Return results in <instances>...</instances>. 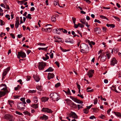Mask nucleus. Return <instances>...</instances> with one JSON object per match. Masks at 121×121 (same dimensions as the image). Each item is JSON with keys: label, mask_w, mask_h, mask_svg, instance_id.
<instances>
[{"label": "nucleus", "mask_w": 121, "mask_h": 121, "mask_svg": "<svg viewBox=\"0 0 121 121\" xmlns=\"http://www.w3.org/2000/svg\"><path fill=\"white\" fill-rule=\"evenodd\" d=\"M71 112L72 113V118L75 119H77L78 116L74 112H73L72 111Z\"/></svg>", "instance_id": "6ab92c4d"}, {"label": "nucleus", "mask_w": 121, "mask_h": 121, "mask_svg": "<svg viewBox=\"0 0 121 121\" xmlns=\"http://www.w3.org/2000/svg\"><path fill=\"white\" fill-rule=\"evenodd\" d=\"M33 77L34 78L35 80L37 82H39L40 80V78L39 77L38 75L34 76Z\"/></svg>", "instance_id": "a211bd4d"}, {"label": "nucleus", "mask_w": 121, "mask_h": 121, "mask_svg": "<svg viewBox=\"0 0 121 121\" xmlns=\"http://www.w3.org/2000/svg\"><path fill=\"white\" fill-rule=\"evenodd\" d=\"M80 105L79 104L78 105V109L79 110L80 108H83V107L82 106H80Z\"/></svg>", "instance_id": "69168bd1"}, {"label": "nucleus", "mask_w": 121, "mask_h": 121, "mask_svg": "<svg viewBox=\"0 0 121 121\" xmlns=\"http://www.w3.org/2000/svg\"><path fill=\"white\" fill-rule=\"evenodd\" d=\"M24 104L23 102H18L17 105L18 108L20 110H23L24 108V107L25 106V104Z\"/></svg>", "instance_id": "7ed1b4c3"}, {"label": "nucleus", "mask_w": 121, "mask_h": 121, "mask_svg": "<svg viewBox=\"0 0 121 121\" xmlns=\"http://www.w3.org/2000/svg\"><path fill=\"white\" fill-rule=\"evenodd\" d=\"M38 44L39 45H40L41 46H44L45 45V44L44 43H38Z\"/></svg>", "instance_id": "680f3d73"}, {"label": "nucleus", "mask_w": 121, "mask_h": 121, "mask_svg": "<svg viewBox=\"0 0 121 121\" xmlns=\"http://www.w3.org/2000/svg\"><path fill=\"white\" fill-rule=\"evenodd\" d=\"M94 30L96 34H99L101 31V30L99 28H94Z\"/></svg>", "instance_id": "9b49d317"}, {"label": "nucleus", "mask_w": 121, "mask_h": 121, "mask_svg": "<svg viewBox=\"0 0 121 121\" xmlns=\"http://www.w3.org/2000/svg\"><path fill=\"white\" fill-rule=\"evenodd\" d=\"M99 117L100 118L103 119H105L106 117L105 116L103 115H101L100 116H99Z\"/></svg>", "instance_id": "37998d69"}, {"label": "nucleus", "mask_w": 121, "mask_h": 121, "mask_svg": "<svg viewBox=\"0 0 121 121\" xmlns=\"http://www.w3.org/2000/svg\"><path fill=\"white\" fill-rule=\"evenodd\" d=\"M98 102V99L97 98H96L94 100V104H96Z\"/></svg>", "instance_id": "49530a36"}, {"label": "nucleus", "mask_w": 121, "mask_h": 121, "mask_svg": "<svg viewBox=\"0 0 121 121\" xmlns=\"http://www.w3.org/2000/svg\"><path fill=\"white\" fill-rule=\"evenodd\" d=\"M51 20L53 22H55L56 20L55 17H54V16H52Z\"/></svg>", "instance_id": "cd10ccee"}, {"label": "nucleus", "mask_w": 121, "mask_h": 121, "mask_svg": "<svg viewBox=\"0 0 121 121\" xmlns=\"http://www.w3.org/2000/svg\"><path fill=\"white\" fill-rule=\"evenodd\" d=\"M54 39L56 40H57L58 39H61L60 38V37H54Z\"/></svg>", "instance_id": "052dcab7"}, {"label": "nucleus", "mask_w": 121, "mask_h": 121, "mask_svg": "<svg viewBox=\"0 0 121 121\" xmlns=\"http://www.w3.org/2000/svg\"><path fill=\"white\" fill-rule=\"evenodd\" d=\"M86 41L89 44V45L91 47L92 46V45H91V42L89 40H86Z\"/></svg>", "instance_id": "0e129e2a"}, {"label": "nucleus", "mask_w": 121, "mask_h": 121, "mask_svg": "<svg viewBox=\"0 0 121 121\" xmlns=\"http://www.w3.org/2000/svg\"><path fill=\"white\" fill-rule=\"evenodd\" d=\"M83 111L84 112V113L86 114H87L89 112L88 109H87L86 108L84 109L83 110Z\"/></svg>", "instance_id": "c85d7f7f"}, {"label": "nucleus", "mask_w": 121, "mask_h": 121, "mask_svg": "<svg viewBox=\"0 0 121 121\" xmlns=\"http://www.w3.org/2000/svg\"><path fill=\"white\" fill-rule=\"evenodd\" d=\"M46 65L45 63L43 62H40L39 63L38 68L39 70H42L43 69Z\"/></svg>", "instance_id": "39448f33"}, {"label": "nucleus", "mask_w": 121, "mask_h": 121, "mask_svg": "<svg viewBox=\"0 0 121 121\" xmlns=\"http://www.w3.org/2000/svg\"><path fill=\"white\" fill-rule=\"evenodd\" d=\"M0 25L2 26L4 25L5 24V22H4L2 20H0Z\"/></svg>", "instance_id": "4c0bfd02"}, {"label": "nucleus", "mask_w": 121, "mask_h": 121, "mask_svg": "<svg viewBox=\"0 0 121 121\" xmlns=\"http://www.w3.org/2000/svg\"><path fill=\"white\" fill-rule=\"evenodd\" d=\"M31 107L35 109H36L38 108V104H33L32 105Z\"/></svg>", "instance_id": "a878e982"}, {"label": "nucleus", "mask_w": 121, "mask_h": 121, "mask_svg": "<svg viewBox=\"0 0 121 121\" xmlns=\"http://www.w3.org/2000/svg\"><path fill=\"white\" fill-rule=\"evenodd\" d=\"M70 98L71 99L73 100L74 101L76 102L77 100V99L74 98L73 97L71 96H70Z\"/></svg>", "instance_id": "7c9ffc66"}, {"label": "nucleus", "mask_w": 121, "mask_h": 121, "mask_svg": "<svg viewBox=\"0 0 121 121\" xmlns=\"http://www.w3.org/2000/svg\"><path fill=\"white\" fill-rule=\"evenodd\" d=\"M8 103L11 107H12L14 104V101H13L9 100L8 101Z\"/></svg>", "instance_id": "4be33fe9"}, {"label": "nucleus", "mask_w": 121, "mask_h": 121, "mask_svg": "<svg viewBox=\"0 0 121 121\" xmlns=\"http://www.w3.org/2000/svg\"><path fill=\"white\" fill-rule=\"evenodd\" d=\"M94 22H97L99 23H101V22L99 20H97V19H95Z\"/></svg>", "instance_id": "4d7b16f0"}, {"label": "nucleus", "mask_w": 121, "mask_h": 121, "mask_svg": "<svg viewBox=\"0 0 121 121\" xmlns=\"http://www.w3.org/2000/svg\"><path fill=\"white\" fill-rule=\"evenodd\" d=\"M5 94V92L4 91H0V98L4 96Z\"/></svg>", "instance_id": "5701e85b"}, {"label": "nucleus", "mask_w": 121, "mask_h": 121, "mask_svg": "<svg viewBox=\"0 0 121 121\" xmlns=\"http://www.w3.org/2000/svg\"><path fill=\"white\" fill-rule=\"evenodd\" d=\"M18 55H19L22 58H25L26 56V55L25 53L22 51L18 52Z\"/></svg>", "instance_id": "6e6552de"}, {"label": "nucleus", "mask_w": 121, "mask_h": 121, "mask_svg": "<svg viewBox=\"0 0 121 121\" xmlns=\"http://www.w3.org/2000/svg\"><path fill=\"white\" fill-rule=\"evenodd\" d=\"M4 118L6 120H8L9 121H13V117L9 114H6L4 116Z\"/></svg>", "instance_id": "423d86ee"}, {"label": "nucleus", "mask_w": 121, "mask_h": 121, "mask_svg": "<svg viewBox=\"0 0 121 121\" xmlns=\"http://www.w3.org/2000/svg\"><path fill=\"white\" fill-rule=\"evenodd\" d=\"M33 100L35 103H37L38 102V99L37 97H33Z\"/></svg>", "instance_id": "bb28decb"}, {"label": "nucleus", "mask_w": 121, "mask_h": 121, "mask_svg": "<svg viewBox=\"0 0 121 121\" xmlns=\"http://www.w3.org/2000/svg\"><path fill=\"white\" fill-rule=\"evenodd\" d=\"M48 99V98L46 97H43L41 98V100L43 102H45L47 101Z\"/></svg>", "instance_id": "412c9836"}, {"label": "nucleus", "mask_w": 121, "mask_h": 121, "mask_svg": "<svg viewBox=\"0 0 121 121\" xmlns=\"http://www.w3.org/2000/svg\"><path fill=\"white\" fill-rule=\"evenodd\" d=\"M20 88V86L19 85L17 86V87H15V90L16 91L18 90Z\"/></svg>", "instance_id": "f704fd0d"}, {"label": "nucleus", "mask_w": 121, "mask_h": 121, "mask_svg": "<svg viewBox=\"0 0 121 121\" xmlns=\"http://www.w3.org/2000/svg\"><path fill=\"white\" fill-rule=\"evenodd\" d=\"M61 30H59L58 29H56L53 30V31L55 33H57L58 34H60L61 33Z\"/></svg>", "instance_id": "ddd939ff"}, {"label": "nucleus", "mask_w": 121, "mask_h": 121, "mask_svg": "<svg viewBox=\"0 0 121 121\" xmlns=\"http://www.w3.org/2000/svg\"><path fill=\"white\" fill-rule=\"evenodd\" d=\"M17 18H18V19H19V17H16V19H17ZM19 20H17V21H16L15 22V27L16 28H17L18 27L19 25Z\"/></svg>", "instance_id": "4468645a"}, {"label": "nucleus", "mask_w": 121, "mask_h": 121, "mask_svg": "<svg viewBox=\"0 0 121 121\" xmlns=\"http://www.w3.org/2000/svg\"><path fill=\"white\" fill-rule=\"evenodd\" d=\"M55 63L56 64V65H57L58 67H60V65L58 61H56L55 62Z\"/></svg>", "instance_id": "bf43d9fd"}, {"label": "nucleus", "mask_w": 121, "mask_h": 121, "mask_svg": "<svg viewBox=\"0 0 121 121\" xmlns=\"http://www.w3.org/2000/svg\"><path fill=\"white\" fill-rule=\"evenodd\" d=\"M100 99L101 100H103L104 101H106V99L105 98H103L102 97V96H100Z\"/></svg>", "instance_id": "338daca9"}, {"label": "nucleus", "mask_w": 121, "mask_h": 121, "mask_svg": "<svg viewBox=\"0 0 121 121\" xmlns=\"http://www.w3.org/2000/svg\"><path fill=\"white\" fill-rule=\"evenodd\" d=\"M117 61L116 59L115 58H113L110 61V65L112 66H114L115 64H117Z\"/></svg>", "instance_id": "1a4fd4ad"}, {"label": "nucleus", "mask_w": 121, "mask_h": 121, "mask_svg": "<svg viewBox=\"0 0 121 121\" xmlns=\"http://www.w3.org/2000/svg\"><path fill=\"white\" fill-rule=\"evenodd\" d=\"M78 24L79 26L80 27L83 28L84 27V26L81 24L78 23Z\"/></svg>", "instance_id": "864d4df0"}, {"label": "nucleus", "mask_w": 121, "mask_h": 121, "mask_svg": "<svg viewBox=\"0 0 121 121\" xmlns=\"http://www.w3.org/2000/svg\"><path fill=\"white\" fill-rule=\"evenodd\" d=\"M50 98L52 100L55 101V100L56 101L60 99V98L58 95L57 93H52L50 95Z\"/></svg>", "instance_id": "f03ea898"}, {"label": "nucleus", "mask_w": 121, "mask_h": 121, "mask_svg": "<svg viewBox=\"0 0 121 121\" xmlns=\"http://www.w3.org/2000/svg\"><path fill=\"white\" fill-rule=\"evenodd\" d=\"M80 48L81 50L80 51L82 52L85 53H88L89 51V48L87 45L84 44H81L80 46Z\"/></svg>", "instance_id": "f257e3e1"}, {"label": "nucleus", "mask_w": 121, "mask_h": 121, "mask_svg": "<svg viewBox=\"0 0 121 121\" xmlns=\"http://www.w3.org/2000/svg\"><path fill=\"white\" fill-rule=\"evenodd\" d=\"M106 55L107 56V58L108 59H109L110 57V53H108V52H107L106 54Z\"/></svg>", "instance_id": "c9c22d12"}, {"label": "nucleus", "mask_w": 121, "mask_h": 121, "mask_svg": "<svg viewBox=\"0 0 121 121\" xmlns=\"http://www.w3.org/2000/svg\"><path fill=\"white\" fill-rule=\"evenodd\" d=\"M113 17L117 21H120V19L118 17L115 16H113Z\"/></svg>", "instance_id": "de8ad7c7"}, {"label": "nucleus", "mask_w": 121, "mask_h": 121, "mask_svg": "<svg viewBox=\"0 0 121 121\" xmlns=\"http://www.w3.org/2000/svg\"><path fill=\"white\" fill-rule=\"evenodd\" d=\"M42 111L43 112L49 113H52V111L51 109L48 108H42Z\"/></svg>", "instance_id": "0eeeda50"}, {"label": "nucleus", "mask_w": 121, "mask_h": 121, "mask_svg": "<svg viewBox=\"0 0 121 121\" xmlns=\"http://www.w3.org/2000/svg\"><path fill=\"white\" fill-rule=\"evenodd\" d=\"M40 119L42 120H46L48 119V117L45 115H43V116L40 117Z\"/></svg>", "instance_id": "dca6fc26"}, {"label": "nucleus", "mask_w": 121, "mask_h": 121, "mask_svg": "<svg viewBox=\"0 0 121 121\" xmlns=\"http://www.w3.org/2000/svg\"><path fill=\"white\" fill-rule=\"evenodd\" d=\"M114 113H115V115L116 116L121 117V114L120 113L118 112H114Z\"/></svg>", "instance_id": "c756f323"}, {"label": "nucleus", "mask_w": 121, "mask_h": 121, "mask_svg": "<svg viewBox=\"0 0 121 121\" xmlns=\"http://www.w3.org/2000/svg\"><path fill=\"white\" fill-rule=\"evenodd\" d=\"M77 100L76 101V102L77 103L81 104H82L83 103V102L82 101L79 100L78 99H77Z\"/></svg>", "instance_id": "72a5a7b5"}, {"label": "nucleus", "mask_w": 121, "mask_h": 121, "mask_svg": "<svg viewBox=\"0 0 121 121\" xmlns=\"http://www.w3.org/2000/svg\"><path fill=\"white\" fill-rule=\"evenodd\" d=\"M106 56L102 54L100 59L101 61L102 62H104L106 60Z\"/></svg>", "instance_id": "f3484780"}, {"label": "nucleus", "mask_w": 121, "mask_h": 121, "mask_svg": "<svg viewBox=\"0 0 121 121\" xmlns=\"http://www.w3.org/2000/svg\"><path fill=\"white\" fill-rule=\"evenodd\" d=\"M72 19L73 20V23L74 24L75 23V21L76 20V18H75L72 17Z\"/></svg>", "instance_id": "13d9d810"}, {"label": "nucleus", "mask_w": 121, "mask_h": 121, "mask_svg": "<svg viewBox=\"0 0 121 121\" xmlns=\"http://www.w3.org/2000/svg\"><path fill=\"white\" fill-rule=\"evenodd\" d=\"M15 113L16 114H18L19 115H22V113H20L17 111H15Z\"/></svg>", "instance_id": "8fccbe9b"}, {"label": "nucleus", "mask_w": 121, "mask_h": 121, "mask_svg": "<svg viewBox=\"0 0 121 121\" xmlns=\"http://www.w3.org/2000/svg\"><path fill=\"white\" fill-rule=\"evenodd\" d=\"M53 70L54 69H53L52 67H50L48 69H46L45 71H44V72H52L53 71Z\"/></svg>", "instance_id": "aec40b11"}, {"label": "nucleus", "mask_w": 121, "mask_h": 121, "mask_svg": "<svg viewBox=\"0 0 121 121\" xmlns=\"http://www.w3.org/2000/svg\"><path fill=\"white\" fill-rule=\"evenodd\" d=\"M52 30V29L51 28H46V31L48 32H50Z\"/></svg>", "instance_id": "473e14b6"}, {"label": "nucleus", "mask_w": 121, "mask_h": 121, "mask_svg": "<svg viewBox=\"0 0 121 121\" xmlns=\"http://www.w3.org/2000/svg\"><path fill=\"white\" fill-rule=\"evenodd\" d=\"M60 29L64 33H67V30L65 29H63V28Z\"/></svg>", "instance_id": "3c124183"}, {"label": "nucleus", "mask_w": 121, "mask_h": 121, "mask_svg": "<svg viewBox=\"0 0 121 121\" xmlns=\"http://www.w3.org/2000/svg\"><path fill=\"white\" fill-rule=\"evenodd\" d=\"M102 29L103 32H106L107 31V29L104 27H102Z\"/></svg>", "instance_id": "58836bf2"}, {"label": "nucleus", "mask_w": 121, "mask_h": 121, "mask_svg": "<svg viewBox=\"0 0 121 121\" xmlns=\"http://www.w3.org/2000/svg\"><path fill=\"white\" fill-rule=\"evenodd\" d=\"M65 42L66 43H69L70 42L72 43H73L74 42L73 41H70V40H65Z\"/></svg>", "instance_id": "6e6d98bb"}, {"label": "nucleus", "mask_w": 121, "mask_h": 121, "mask_svg": "<svg viewBox=\"0 0 121 121\" xmlns=\"http://www.w3.org/2000/svg\"><path fill=\"white\" fill-rule=\"evenodd\" d=\"M79 25L78 24V25L75 24H74V27L75 28H77L78 27Z\"/></svg>", "instance_id": "774afa93"}, {"label": "nucleus", "mask_w": 121, "mask_h": 121, "mask_svg": "<svg viewBox=\"0 0 121 121\" xmlns=\"http://www.w3.org/2000/svg\"><path fill=\"white\" fill-rule=\"evenodd\" d=\"M94 70H89L87 73V75L88 76L89 78H92L93 76V74L94 73Z\"/></svg>", "instance_id": "9d476101"}, {"label": "nucleus", "mask_w": 121, "mask_h": 121, "mask_svg": "<svg viewBox=\"0 0 121 121\" xmlns=\"http://www.w3.org/2000/svg\"><path fill=\"white\" fill-rule=\"evenodd\" d=\"M10 69V67H9L8 68L4 69L2 73V80L4 79L6 77V75L7 73L9 71Z\"/></svg>", "instance_id": "20e7f679"}, {"label": "nucleus", "mask_w": 121, "mask_h": 121, "mask_svg": "<svg viewBox=\"0 0 121 121\" xmlns=\"http://www.w3.org/2000/svg\"><path fill=\"white\" fill-rule=\"evenodd\" d=\"M61 50L63 52H65L67 51H69V50H66V49H64L61 48H60Z\"/></svg>", "instance_id": "a19ab883"}, {"label": "nucleus", "mask_w": 121, "mask_h": 121, "mask_svg": "<svg viewBox=\"0 0 121 121\" xmlns=\"http://www.w3.org/2000/svg\"><path fill=\"white\" fill-rule=\"evenodd\" d=\"M54 76V75L53 73H49L48 76V80H50L51 78H52Z\"/></svg>", "instance_id": "f8f14e48"}, {"label": "nucleus", "mask_w": 121, "mask_h": 121, "mask_svg": "<svg viewBox=\"0 0 121 121\" xmlns=\"http://www.w3.org/2000/svg\"><path fill=\"white\" fill-rule=\"evenodd\" d=\"M60 85V83L59 82L58 83L55 84V87H58Z\"/></svg>", "instance_id": "09e8293b"}, {"label": "nucleus", "mask_w": 121, "mask_h": 121, "mask_svg": "<svg viewBox=\"0 0 121 121\" xmlns=\"http://www.w3.org/2000/svg\"><path fill=\"white\" fill-rule=\"evenodd\" d=\"M118 51L117 49H116L115 48H114L112 50L111 53H112V52H117Z\"/></svg>", "instance_id": "2f4dec72"}, {"label": "nucleus", "mask_w": 121, "mask_h": 121, "mask_svg": "<svg viewBox=\"0 0 121 121\" xmlns=\"http://www.w3.org/2000/svg\"><path fill=\"white\" fill-rule=\"evenodd\" d=\"M54 5L56 6L58 4V5H59V4H58V2H56V1H54Z\"/></svg>", "instance_id": "5fc2aeb1"}, {"label": "nucleus", "mask_w": 121, "mask_h": 121, "mask_svg": "<svg viewBox=\"0 0 121 121\" xmlns=\"http://www.w3.org/2000/svg\"><path fill=\"white\" fill-rule=\"evenodd\" d=\"M25 98H21V99L20 100L21 101H22V102H23L24 104H26V102L25 101Z\"/></svg>", "instance_id": "c03bdc74"}, {"label": "nucleus", "mask_w": 121, "mask_h": 121, "mask_svg": "<svg viewBox=\"0 0 121 121\" xmlns=\"http://www.w3.org/2000/svg\"><path fill=\"white\" fill-rule=\"evenodd\" d=\"M66 101H67V102L69 106L70 105V104L72 102V101L71 100L68 99L66 100Z\"/></svg>", "instance_id": "393cba45"}, {"label": "nucleus", "mask_w": 121, "mask_h": 121, "mask_svg": "<svg viewBox=\"0 0 121 121\" xmlns=\"http://www.w3.org/2000/svg\"><path fill=\"white\" fill-rule=\"evenodd\" d=\"M4 86V87L1 89V90L5 91L7 89V87L6 85L5 84H2L0 86V87Z\"/></svg>", "instance_id": "2eb2a0df"}, {"label": "nucleus", "mask_w": 121, "mask_h": 121, "mask_svg": "<svg viewBox=\"0 0 121 121\" xmlns=\"http://www.w3.org/2000/svg\"><path fill=\"white\" fill-rule=\"evenodd\" d=\"M100 17L102 19H105L108 20V19L105 17L103 15H100Z\"/></svg>", "instance_id": "a18cd8bd"}, {"label": "nucleus", "mask_w": 121, "mask_h": 121, "mask_svg": "<svg viewBox=\"0 0 121 121\" xmlns=\"http://www.w3.org/2000/svg\"><path fill=\"white\" fill-rule=\"evenodd\" d=\"M71 107L75 108L76 107L77 105L76 104H74L73 102L70 104V106Z\"/></svg>", "instance_id": "b1692460"}, {"label": "nucleus", "mask_w": 121, "mask_h": 121, "mask_svg": "<svg viewBox=\"0 0 121 121\" xmlns=\"http://www.w3.org/2000/svg\"><path fill=\"white\" fill-rule=\"evenodd\" d=\"M5 17L8 18V20H9L10 19V16L8 14H6L5 15Z\"/></svg>", "instance_id": "e2e57ef3"}, {"label": "nucleus", "mask_w": 121, "mask_h": 121, "mask_svg": "<svg viewBox=\"0 0 121 121\" xmlns=\"http://www.w3.org/2000/svg\"><path fill=\"white\" fill-rule=\"evenodd\" d=\"M31 15L30 14H28L27 16L26 17V18H27L28 19H31L32 18V17Z\"/></svg>", "instance_id": "e433bc0d"}, {"label": "nucleus", "mask_w": 121, "mask_h": 121, "mask_svg": "<svg viewBox=\"0 0 121 121\" xmlns=\"http://www.w3.org/2000/svg\"><path fill=\"white\" fill-rule=\"evenodd\" d=\"M85 20H81L80 21V22L84 24L85 25L86 24V21Z\"/></svg>", "instance_id": "ea45409f"}, {"label": "nucleus", "mask_w": 121, "mask_h": 121, "mask_svg": "<svg viewBox=\"0 0 121 121\" xmlns=\"http://www.w3.org/2000/svg\"><path fill=\"white\" fill-rule=\"evenodd\" d=\"M91 109H93V111L94 112H96L98 111V109L97 108H92Z\"/></svg>", "instance_id": "603ef678"}, {"label": "nucleus", "mask_w": 121, "mask_h": 121, "mask_svg": "<svg viewBox=\"0 0 121 121\" xmlns=\"http://www.w3.org/2000/svg\"><path fill=\"white\" fill-rule=\"evenodd\" d=\"M36 91L35 90H30L29 91L28 93H35Z\"/></svg>", "instance_id": "79ce46f5"}]
</instances>
